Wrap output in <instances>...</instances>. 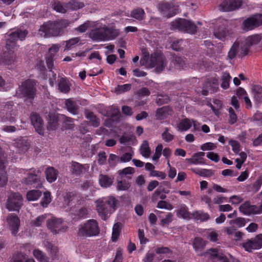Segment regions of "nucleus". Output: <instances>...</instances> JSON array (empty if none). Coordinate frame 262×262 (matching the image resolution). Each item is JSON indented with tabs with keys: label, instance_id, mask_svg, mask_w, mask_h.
<instances>
[{
	"label": "nucleus",
	"instance_id": "bf43d9fd",
	"mask_svg": "<svg viewBox=\"0 0 262 262\" xmlns=\"http://www.w3.org/2000/svg\"><path fill=\"white\" fill-rule=\"evenodd\" d=\"M229 111V119L228 123L230 125L234 124L237 121V115L235 114L234 110L232 107H230L228 109Z\"/></svg>",
	"mask_w": 262,
	"mask_h": 262
},
{
	"label": "nucleus",
	"instance_id": "774afa93",
	"mask_svg": "<svg viewBox=\"0 0 262 262\" xmlns=\"http://www.w3.org/2000/svg\"><path fill=\"white\" fill-rule=\"evenodd\" d=\"M118 172L120 177H122L124 175L133 174L135 172V170L133 167H127L122 170H119Z\"/></svg>",
	"mask_w": 262,
	"mask_h": 262
},
{
	"label": "nucleus",
	"instance_id": "864d4df0",
	"mask_svg": "<svg viewBox=\"0 0 262 262\" xmlns=\"http://www.w3.org/2000/svg\"><path fill=\"white\" fill-rule=\"evenodd\" d=\"M251 208L252 205L250 204L249 202H246L239 206V210L245 215H250L251 214Z\"/></svg>",
	"mask_w": 262,
	"mask_h": 262
},
{
	"label": "nucleus",
	"instance_id": "f3484780",
	"mask_svg": "<svg viewBox=\"0 0 262 262\" xmlns=\"http://www.w3.org/2000/svg\"><path fill=\"white\" fill-rule=\"evenodd\" d=\"M242 5L241 0H225L220 5L223 11H231L238 9Z\"/></svg>",
	"mask_w": 262,
	"mask_h": 262
},
{
	"label": "nucleus",
	"instance_id": "0e129e2a",
	"mask_svg": "<svg viewBox=\"0 0 262 262\" xmlns=\"http://www.w3.org/2000/svg\"><path fill=\"white\" fill-rule=\"evenodd\" d=\"M80 41L78 37L73 38L66 41L65 50H69Z\"/></svg>",
	"mask_w": 262,
	"mask_h": 262
},
{
	"label": "nucleus",
	"instance_id": "c85d7f7f",
	"mask_svg": "<svg viewBox=\"0 0 262 262\" xmlns=\"http://www.w3.org/2000/svg\"><path fill=\"white\" fill-rule=\"evenodd\" d=\"M192 119L185 118L182 119L180 123L178 124L177 128L181 132L186 131L189 129L192 125Z\"/></svg>",
	"mask_w": 262,
	"mask_h": 262
},
{
	"label": "nucleus",
	"instance_id": "49530a36",
	"mask_svg": "<svg viewBox=\"0 0 262 262\" xmlns=\"http://www.w3.org/2000/svg\"><path fill=\"white\" fill-rule=\"evenodd\" d=\"M121 225V223L119 222L114 225L112 236V239L113 242H116L118 239L120 233Z\"/></svg>",
	"mask_w": 262,
	"mask_h": 262
},
{
	"label": "nucleus",
	"instance_id": "a19ab883",
	"mask_svg": "<svg viewBox=\"0 0 262 262\" xmlns=\"http://www.w3.org/2000/svg\"><path fill=\"white\" fill-rule=\"evenodd\" d=\"M192 217L196 220L202 222L206 221L209 219V215L207 213L201 211H197L192 213Z\"/></svg>",
	"mask_w": 262,
	"mask_h": 262
},
{
	"label": "nucleus",
	"instance_id": "7ed1b4c3",
	"mask_svg": "<svg viewBox=\"0 0 262 262\" xmlns=\"http://www.w3.org/2000/svg\"><path fill=\"white\" fill-rule=\"evenodd\" d=\"M96 210L102 220H106L116 210L118 201L113 196L100 198L95 202Z\"/></svg>",
	"mask_w": 262,
	"mask_h": 262
},
{
	"label": "nucleus",
	"instance_id": "6e6d98bb",
	"mask_svg": "<svg viewBox=\"0 0 262 262\" xmlns=\"http://www.w3.org/2000/svg\"><path fill=\"white\" fill-rule=\"evenodd\" d=\"M142 53L143 57L140 60V64L141 66H146L149 63L150 59L149 53L145 49H144L142 50Z\"/></svg>",
	"mask_w": 262,
	"mask_h": 262
},
{
	"label": "nucleus",
	"instance_id": "58836bf2",
	"mask_svg": "<svg viewBox=\"0 0 262 262\" xmlns=\"http://www.w3.org/2000/svg\"><path fill=\"white\" fill-rule=\"evenodd\" d=\"M213 34L216 38L223 40L228 35L229 33L228 31L226 28L220 27L215 29Z\"/></svg>",
	"mask_w": 262,
	"mask_h": 262
},
{
	"label": "nucleus",
	"instance_id": "09e8293b",
	"mask_svg": "<svg viewBox=\"0 0 262 262\" xmlns=\"http://www.w3.org/2000/svg\"><path fill=\"white\" fill-rule=\"evenodd\" d=\"M34 256L38 259L39 262H49L48 257L41 251L35 249L33 251Z\"/></svg>",
	"mask_w": 262,
	"mask_h": 262
},
{
	"label": "nucleus",
	"instance_id": "e2e57ef3",
	"mask_svg": "<svg viewBox=\"0 0 262 262\" xmlns=\"http://www.w3.org/2000/svg\"><path fill=\"white\" fill-rule=\"evenodd\" d=\"M169 97L167 95H158L157 98L156 99V102L159 105H161L164 103H167L169 102Z\"/></svg>",
	"mask_w": 262,
	"mask_h": 262
},
{
	"label": "nucleus",
	"instance_id": "052dcab7",
	"mask_svg": "<svg viewBox=\"0 0 262 262\" xmlns=\"http://www.w3.org/2000/svg\"><path fill=\"white\" fill-rule=\"evenodd\" d=\"M6 157L5 155V152L3 150L2 148L0 146V170H3L6 167Z\"/></svg>",
	"mask_w": 262,
	"mask_h": 262
},
{
	"label": "nucleus",
	"instance_id": "338daca9",
	"mask_svg": "<svg viewBox=\"0 0 262 262\" xmlns=\"http://www.w3.org/2000/svg\"><path fill=\"white\" fill-rule=\"evenodd\" d=\"M108 162L111 166H115L117 163H120L119 157L114 154H110Z\"/></svg>",
	"mask_w": 262,
	"mask_h": 262
},
{
	"label": "nucleus",
	"instance_id": "423d86ee",
	"mask_svg": "<svg viewBox=\"0 0 262 262\" xmlns=\"http://www.w3.org/2000/svg\"><path fill=\"white\" fill-rule=\"evenodd\" d=\"M100 231L98 222L94 219H90L79 226L77 235L83 238L92 237L98 236Z\"/></svg>",
	"mask_w": 262,
	"mask_h": 262
},
{
	"label": "nucleus",
	"instance_id": "a878e982",
	"mask_svg": "<svg viewBox=\"0 0 262 262\" xmlns=\"http://www.w3.org/2000/svg\"><path fill=\"white\" fill-rule=\"evenodd\" d=\"M114 182V179L107 175L100 174L99 178V183L102 187L107 188L111 186Z\"/></svg>",
	"mask_w": 262,
	"mask_h": 262
},
{
	"label": "nucleus",
	"instance_id": "3c124183",
	"mask_svg": "<svg viewBox=\"0 0 262 262\" xmlns=\"http://www.w3.org/2000/svg\"><path fill=\"white\" fill-rule=\"evenodd\" d=\"M231 79V77L228 73H223L221 78V87L224 89H227L228 88Z\"/></svg>",
	"mask_w": 262,
	"mask_h": 262
},
{
	"label": "nucleus",
	"instance_id": "c9c22d12",
	"mask_svg": "<svg viewBox=\"0 0 262 262\" xmlns=\"http://www.w3.org/2000/svg\"><path fill=\"white\" fill-rule=\"evenodd\" d=\"M252 91L254 98L257 102L261 101L262 99V88L259 85H253L252 88Z\"/></svg>",
	"mask_w": 262,
	"mask_h": 262
},
{
	"label": "nucleus",
	"instance_id": "ea45409f",
	"mask_svg": "<svg viewBox=\"0 0 262 262\" xmlns=\"http://www.w3.org/2000/svg\"><path fill=\"white\" fill-rule=\"evenodd\" d=\"M171 62L174 66L175 68L178 69L183 68L185 65L184 58L177 55H173L172 56Z\"/></svg>",
	"mask_w": 262,
	"mask_h": 262
},
{
	"label": "nucleus",
	"instance_id": "69168bd1",
	"mask_svg": "<svg viewBox=\"0 0 262 262\" xmlns=\"http://www.w3.org/2000/svg\"><path fill=\"white\" fill-rule=\"evenodd\" d=\"M262 185V175L260 176L252 185V190L257 192Z\"/></svg>",
	"mask_w": 262,
	"mask_h": 262
},
{
	"label": "nucleus",
	"instance_id": "2eb2a0df",
	"mask_svg": "<svg viewBox=\"0 0 262 262\" xmlns=\"http://www.w3.org/2000/svg\"><path fill=\"white\" fill-rule=\"evenodd\" d=\"M262 25V15H255L246 19L243 23L244 30H251Z\"/></svg>",
	"mask_w": 262,
	"mask_h": 262
},
{
	"label": "nucleus",
	"instance_id": "c03bdc74",
	"mask_svg": "<svg viewBox=\"0 0 262 262\" xmlns=\"http://www.w3.org/2000/svg\"><path fill=\"white\" fill-rule=\"evenodd\" d=\"M177 216L184 219L189 220L190 213L188 211V208L185 205L182 206L178 210Z\"/></svg>",
	"mask_w": 262,
	"mask_h": 262
},
{
	"label": "nucleus",
	"instance_id": "79ce46f5",
	"mask_svg": "<svg viewBox=\"0 0 262 262\" xmlns=\"http://www.w3.org/2000/svg\"><path fill=\"white\" fill-rule=\"evenodd\" d=\"M140 153L142 156L148 158L150 155V149L149 147L148 142L146 140L143 141L140 147Z\"/></svg>",
	"mask_w": 262,
	"mask_h": 262
},
{
	"label": "nucleus",
	"instance_id": "dca6fc26",
	"mask_svg": "<svg viewBox=\"0 0 262 262\" xmlns=\"http://www.w3.org/2000/svg\"><path fill=\"white\" fill-rule=\"evenodd\" d=\"M6 222L9 226L12 234L15 236L18 232L20 226V221L18 217L13 213L9 214L6 218Z\"/></svg>",
	"mask_w": 262,
	"mask_h": 262
},
{
	"label": "nucleus",
	"instance_id": "13d9d810",
	"mask_svg": "<svg viewBox=\"0 0 262 262\" xmlns=\"http://www.w3.org/2000/svg\"><path fill=\"white\" fill-rule=\"evenodd\" d=\"M132 85L130 84H125L123 85H118L115 88V92L117 94H121L125 92L129 91L131 89Z\"/></svg>",
	"mask_w": 262,
	"mask_h": 262
},
{
	"label": "nucleus",
	"instance_id": "603ef678",
	"mask_svg": "<svg viewBox=\"0 0 262 262\" xmlns=\"http://www.w3.org/2000/svg\"><path fill=\"white\" fill-rule=\"evenodd\" d=\"M64 201L67 203V205L76 200L78 198V193L76 191L69 192L66 193L64 196Z\"/></svg>",
	"mask_w": 262,
	"mask_h": 262
},
{
	"label": "nucleus",
	"instance_id": "5701e85b",
	"mask_svg": "<svg viewBox=\"0 0 262 262\" xmlns=\"http://www.w3.org/2000/svg\"><path fill=\"white\" fill-rule=\"evenodd\" d=\"M38 179L36 174L35 170L33 169H30L27 177L23 180L22 182L27 185H32L37 183Z\"/></svg>",
	"mask_w": 262,
	"mask_h": 262
},
{
	"label": "nucleus",
	"instance_id": "2f4dec72",
	"mask_svg": "<svg viewBox=\"0 0 262 262\" xmlns=\"http://www.w3.org/2000/svg\"><path fill=\"white\" fill-rule=\"evenodd\" d=\"M206 253L213 258H217L220 262H229L228 258L223 254L219 253L215 249H209Z\"/></svg>",
	"mask_w": 262,
	"mask_h": 262
},
{
	"label": "nucleus",
	"instance_id": "a211bd4d",
	"mask_svg": "<svg viewBox=\"0 0 262 262\" xmlns=\"http://www.w3.org/2000/svg\"><path fill=\"white\" fill-rule=\"evenodd\" d=\"M30 119L32 124L34 127L36 131L39 134H43V121L39 114L36 113H32L30 115Z\"/></svg>",
	"mask_w": 262,
	"mask_h": 262
},
{
	"label": "nucleus",
	"instance_id": "c756f323",
	"mask_svg": "<svg viewBox=\"0 0 262 262\" xmlns=\"http://www.w3.org/2000/svg\"><path fill=\"white\" fill-rule=\"evenodd\" d=\"M172 110L169 106H164L158 108L156 112V118L158 119H163L167 115H171Z\"/></svg>",
	"mask_w": 262,
	"mask_h": 262
},
{
	"label": "nucleus",
	"instance_id": "aec40b11",
	"mask_svg": "<svg viewBox=\"0 0 262 262\" xmlns=\"http://www.w3.org/2000/svg\"><path fill=\"white\" fill-rule=\"evenodd\" d=\"M13 144L19 152H25L27 151L30 145L28 140L23 138L14 140Z\"/></svg>",
	"mask_w": 262,
	"mask_h": 262
},
{
	"label": "nucleus",
	"instance_id": "a18cd8bd",
	"mask_svg": "<svg viewBox=\"0 0 262 262\" xmlns=\"http://www.w3.org/2000/svg\"><path fill=\"white\" fill-rule=\"evenodd\" d=\"M41 192L38 190H32L28 191L27 193V198L29 201L37 200L41 195Z\"/></svg>",
	"mask_w": 262,
	"mask_h": 262
},
{
	"label": "nucleus",
	"instance_id": "39448f33",
	"mask_svg": "<svg viewBox=\"0 0 262 262\" xmlns=\"http://www.w3.org/2000/svg\"><path fill=\"white\" fill-rule=\"evenodd\" d=\"M36 86V82L34 80L28 79L23 82L19 86L18 94L21 98H24L25 102L28 101L33 105L37 92Z\"/></svg>",
	"mask_w": 262,
	"mask_h": 262
},
{
	"label": "nucleus",
	"instance_id": "5fc2aeb1",
	"mask_svg": "<svg viewBox=\"0 0 262 262\" xmlns=\"http://www.w3.org/2000/svg\"><path fill=\"white\" fill-rule=\"evenodd\" d=\"M52 7L53 9L58 12L61 13H65L66 12V8H64L61 3L57 1H54L51 3Z\"/></svg>",
	"mask_w": 262,
	"mask_h": 262
},
{
	"label": "nucleus",
	"instance_id": "8fccbe9b",
	"mask_svg": "<svg viewBox=\"0 0 262 262\" xmlns=\"http://www.w3.org/2000/svg\"><path fill=\"white\" fill-rule=\"evenodd\" d=\"M239 42L236 41L231 47L228 54V58L230 59H233L237 54L239 51Z\"/></svg>",
	"mask_w": 262,
	"mask_h": 262
},
{
	"label": "nucleus",
	"instance_id": "ddd939ff",
	"mask_svg": "<svg viewBox=\"0 0 262 262\" xmlns=\"http://www.w3.org/2000/svg\"><path fill=\"white\" fill-rule=\"evenodd\" d=\"M244 249L249 252L253 250L259 249L262 248V234L257 235L254 238L248 239L242 244Z\"/></svg>",
	"mask_w": 262,
	"mask_h": 262
},
{
	"label": "nucleus",
	"instance_id": "f03ea898",
	"mask_svg": "<svg viewBox=\"0 0 262 262\" xmlns=\"http://www.w3.org/2000/svg\"><path fill=\"white\" fill-rule=\"evenodd\" d=\"M70 24V21L66 19L48 21L40 26L39 33L44 37H58L64 33V30Z\"/></svg>",
	"mask_w": 262,
	"mask_h": 262
},
{
	"label": "nucleus",
	"instance_id": "9d476101",
	"mask_svg": "<svg viewBox=\"0 0 262 262\" xmlns=\"http://www.w3.org/2000/svg\"><path fill=\"white\" fill-rule=\"evenodd\" d=\"M23 197L19 193L11 192L7 200L6 207L9 211H19L23 205Z\"/></svg>",
	"mask_w": 262,
	"mask_h": 262
},
{
	"label": "nucleus",
	"instance_id": "0eeeda50",
	"mask_svg": "<svg viewBox=\"0 0 262 262\" xmlns=\"http://www.w3.org/2000/svg\"><path fill=\"white\" fill-rule=\"evenodd\" d=\"M117 30L107 27L93 29L90 33V37L94 40H107L114 39L119 35Z\"/></svg>",
	"mask_w": 262,
	"mask_h": 262
},
{
	"label": "nucleus",
	"instance_id": "4c0bfd02",
	"mask_svg": "<svg viewBox=\"0 0 262 262\" xmlns=\"http://www.w3.org/2000/svg\"><path fill=\"white\" fill-rule=\"evenodd\" d=\"M130 16L138 20H142L144 19L145 12L143 9L138 8L132 11Z\"/></svg>",
	"mask_w": 262,
	"mask_h": 262
},
{
	"label": "nucleus",
	"instance_id": "4d7b16f0",
	"mask_svg": "<svg viewBox=\"0 0 262 262\" xmlns=\"http://www.w3.org/2000/svg\"><path fill=\"white\" fill-rule=\"evenodd\" d=\"M51 202V194L49 192H45L43 193V196L40 202V205L43 208L47 207V206Z\"/></svg>",
	"mask_w": 262,
	"mask_h": 262
},
{
	"label": "nucleus",
	"instance_id": "6ab92c4d",
	"mask_svg": "<svg viewBox=\"0 0 262 262\" xmlns=\"http://www.w3.org/2000/svg\"><path fill=\"white\" fill-rule=\"evenodd\" d=\"M89 169L88 164L82 165L77 162H72L71 166V173L75 176H80Z\"/></svg>",
	"mask_w": 262,
	"mask_h": 262
},
{
	"label": "nucleus",
	"instance_id": "4be33fe9",
	"mask_svg": "<svg viewBox=\"0 0 262 262\" xmlns=\"http://www.w3.org/2000/svg\"><path fill=\"white\" fill-rule=\"evenodd\" d=\"M84 114L86 119L91 123L92 126L94 127H97L100 125V119L93 112L89 110H85Z\"/></svg>",
	"mask_w": 262,
	"mask_h": 262
},
{
	"label": "nucleus",
	"instance_id": "4468645a",
	"mask_svg": "<svg viewBox=\"0 0 262 262\" xmlns=\"http://www.w3.org/2000/svg\"><path fill=\"white\" fill-rule=\"evenodd\" d=\"M158 9L163 15L167 17L174 15L178 11V6L174 5L172 3L166 2L159 4Z\"/></svg>",
	"mask_w": 262,
	"mask_h": 262
},
{
	"label": "nucleus",
	"instance_id": "9b49d317",
	"mask_svg": "<svg viewBox=\"0 0 262 262\" xmlns=\"http://www.w3.org/2000/svg\"><path fill=\"white\" fill-rule=\"evenodd\" d=\"M47 228L54 234L66 232L68 227L63 225V220L55 217L48 219L47 221Z\"/></svg>",
	"mask_w": 262,
	"mask_h": 262
},
{
	"label": "nucleus",
	"instance_id": "37998d69",
	"mask_svg": "<svg viewBox=\"0 0 262 262\" xmlns=\"http://www.w3.org/2000/svg\"><path fill=\"white\" fill-rule=\"evenodd\" d=\"M191 170L195 174L201 177H210L213 174L212 171L210 169L191 168Z\"/></svg>",
	"mask_w": 262,
	"mask_h": 262
},
{
	"label": "nucleus",
	"instance_id": "393cba45",
	"mask_svg": "<svg viewBox=\"0 0 262 262\" xmlns=\"http://www.w3.org/2000/svg\"><path fill=\"white\" fill-rule=\"evenodd\" d=\"M205 155L204 152L199 151L193 155L191 158L188 159V161L190 163L193 164H205L204 159L203 158Z\"/></svg>",
	"mask_w": 262,
	"mask_h": 262
},
{
	"label": "nucleus",
	"instance_id": "20e7f679",
	"mask_svg": "<svg viewBox=\"0 0 262 262\" xmlns=\"http://www.w3.org/2000/svg\"><path fill=\"white\" fill-rule=\"evenodd\" d=\"M96 210L102 220H106L116 210L118 201L113 196L100 198L95 202Z\"/></svg>",
	"mask_w": 262,
	"mask_h": 262
},
{
	"label": "nucleus",
	"instance_id": "e433bc0d",
	"mask_svg": "<svg viewBox=\"0 0 262 262\" xmlns=\"http://www.w3.org/2000/svg\"><path fill=\"white\" fill-rule=\"evenodd\" d=\"M206 242L200 237H196L192 242V246L195 250H202L206 246Z\"/></svg>",
	"mask_w": 262,
	"mask_h": 262
},
{
	"label": "nucleus",
	"instance_id": "72a5a7b5",
	"mask_svg": "<svg viewBox=\"0 0 262 262\" xmlns=\"http://www.w3.org/2000/svg\"><path fill=\"white\" fill-rule=\"evenodd\" d=\"M58 90L62 93H67L70 90V85L68 81L64 78H60L58 84Z\"/></svg>",
	"mask_w": 262,
	"mask_h": 262
},
{
	"label": "nucleus",
	"instance_id": "1a4fd4ad",
	"mask_svg": "<svg viewBox=\"0 0 262 262\" xmlns=\"http://www.w3.org/2000/svg\"><path fill=\"white\" fill-rule=\"evenodd\" d=\"M171 26L173 29H177L182 32L191 34H195L196 32V25L191 21L183 18H178L172 21Z\"/></svg>",
	"mask_w": 262,
	"mask_h": 262
},
{
	"label": "nucleus",
	"instance_id": "f257e3e1",
	"mask_svg": "<svg viewBox=\"0 0 262 262\" xmlns=\"http://www.w3.org/2000/svg\"><path fill=\"white\" fill-rule=\"evenodd\" d=\"M27 34L26 30L17 29L9 35L6 42V48L8 53H5V55L0 59V63L8 66L14 64L16 61V56L11 50L16 47V41L18 39L24 40Z\"/></svg>",
	"mask_w": 262,
	"mask_h": 262
},
{
	"label": "nucleus",
	"instance_id": "6e6552de",
	"mask_svg": "<svg viewBox=\"0 0 262 262\" xmlns=\"http://www.w3.org/2000/svg\"><path fill=\"white\" fill-rule=\"evenodd\" d=\"M167 64V61L165 56L161 51L157 50L151 54L148 67L155 68V72L159 73L164 70Z\"/></svg>",
	"mask_w": 262,
	"mask_h": 262
},
{
	"label": "nucleus",
	"instance_id": "412c9836",
	"mask_svg": "<svg viewBox=\"0 0 262 262\" xmlns=\"http://www.w3.org/2000/svg\"><path fill=\"white\" fill-rule=\"evenodd\" d=\"M126 178L117 180L116 189L117 191H127L129 190L131 187V183L129 180L131 179V178L127 177Z\"/></svg>",
	"mask_w": 262,
	"mask_h": 262
},
{
	"label": "nucleus",
	"instance_id": "473e14b6",
	"mask_svg": "<svg viewBox=\"0 0 262 262\" xmlns=\"http://www.w3.org/2000/svg\"><path fill=\"white\" fill-rule=\"evenodd\" d=\"M47 217V215L45 214L39 215L35 219L32 220L30 225L32 227H39L42 226Z\"/></svg>",
	"mask_w": 262,
	"mask_h": 262
},
{
	"label": "nucleus",
	"instance_id": "cd10ccee",
	"mask_svg": "<svg viewBox=\"0 0 262 262\" xmlns=\"http://www.w3.org/2000/svg\"><path fill=\"white\" fill-rule=\"evenodd\" d=\"M64 6L68 10L74 11L83 8L85 5L83 2H79L77 0H71L68 3H67Z\"/></svg>",
	"mask_w": 262,
	"mask_h": 262
},
{
	"label": "nucleus",
	"instance_id": "680f3d73",
	"mask_svg": "<svg viewBox=\"0 0 262 262\" xmlns=\"http://www.w3.org/2000/svg\"><path fill=\"white\" fill-rule=\"evenodd\" d=\"M162 139L166 142H170L174 139V136L169 133V128L166 127L162 134Z\"/></svg>",
	"mask_w": 262,
	"mask_h": 262
},
{
	"label": "nucleus",
	"instance_id": "bb28decb",
	"mask_svg": "<svg viewBox=\"0 0 262 262\" xmlns=\"http://www.w3.org/2000/svg\"><path fill=\"white\" fill-rule=\"evenodd\" d=\"M212 83L214 85L213 86H211V82H206L204 85L203 87V90L202 91V94L204 96H206L208 94L209 91H212L213 92H215L217 91L218 89L217 87V80L216 79H213Z\"/></svg>",
	"mask_w": 262,
	"mask_h": 262
},
{
	"label": "nucleus",
	"instance_id": "de8ad7c7",
	"mask_svg": "<svg viewBox=\"0 0 262 262\" xmlns=\"http://www.w3.org/2000/svg\"><path fill=\"white\" fill-rule=\"evenodd\" d=\"M44 245L47 250L50 252L52 257L56 256L57 253L58 252V248L57 246L53 245L49 242H45Z\"/></svg>",
	"mask_w": 262,
	"mask_h": 262
},
{
	"label": "nucleus",
	"instance_id": "f704fd0d",
	"mask_svg": "<svg viewBox=\"0 0 262 262\" xmlns=\"http://www.w3.org/2000/svg\"><path fill=\"white\" fill-rule=\"evenodd\" d=\"M12 259L13 262H35L33 258H28L26 254L21 252L15 254Z\"/></svg>",
	"mask_w": 262,
	"mask_h": 262
},
{
	"label": "nucleus",
	"instance_id": "b1692460",
	"mask_svg": "<svg viewBox=\"0 0 262 262\" xmlns=\"http://www.w3.org/2000/svg\"><path fill=\"white\" fill-rule=\"evenodd\" d=\"M45 174L47 181L51 183L56 180L58 171L53 167H48L45 170Z\"/></svg>",
	"mask_w": 262,
	"mask_h": 262
},
{
	"label": "nucleus",
	"instance_id": "7c9ffc66",
	"mask_svg": "<svg viewBox=\"0 0 262 262\" xmlns=\"http://www.w3.org/2000/svg\"><path fill=\"white\" fill-rule=\"evenodd\" d=\"M67 110L73 115H77L78 113V106L76 101L71 99H67L65 103Z\"/></svg>",
	"mask_w": 262,
	"mask_h": 262
},
{
	"label": "nucleus",
	"instance_id": "f8f14e48",
	"mask_svg": "<svg viewBox=\"0 0 262 262\" xmlns=\"http://www.w3.org/2000/svg\"><path fill=\"white\" fill-rule=\"evenodd\" d=\"M260 40L261 37L259 35H255L248 36L244 40H241V52L239 54V56H244L247 55L249 52V47L258 44Z\"/></svg>",
	"mask_w": 262,
	"mask_h": 262
}]
</instances>
